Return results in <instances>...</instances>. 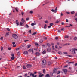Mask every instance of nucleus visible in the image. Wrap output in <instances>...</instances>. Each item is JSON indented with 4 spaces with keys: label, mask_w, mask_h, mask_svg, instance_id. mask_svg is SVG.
Returning <instances> with one entry per match:
<instances>
[{
    "label": "nucleus",
    "mask_w": 77,
    "mask_h": 77,
    "mask_svg": "<svg viewBox=\"0 0 77 77\" xmlns=\"http://www.w3.org/2000/svg\"><path fill=\"white\" fill-rule=\"evenodd\" d=\"M70 51L72 54H76V52H75V48H72L71 49Z\"/></svg>",
    "instance_id": "f257e3e1"
},
{
    "label": "nucleus",
    "mask_w": 77,
    "mask_h": 77,
    "mask_svg": "<svg viewBox=\"0 0 77 77\" xmlns=\"http://www.w3.org/2000/svg\"><path fill=\"white\" fill-rule=\"evenodd\" d=\"M42 63L43 65H45L46 64V60H43L42 62Z\"/></svg>",
    "instance_id": "f03ea898"
},
{
    "label": "nucleus",
    "mask_w": 77,
    "mask_h": 77,
    "mask_svg": "<svg viewBox=\"0 0 77 77\" xmlns=\"http://www.w3.org/2000/svg\"><path fill=\"white\" fill-rule=\"evenodd\" d=\"M12 37L14 38V39H17L18 38V36L16 34H14L12 35Z\"/></svg>",
    "instance_id": "7ed1b4c3"
},
{
    "label": "nucleus",
    "mask_w": 77,
    "mask_h": 77,
    "mask_svg": "<svg viewBox=\"0 0 77 77\" xmlns=\"http://www.w3.org/2000/svg\"><path fill=\"white\" fill-rule=\"evenodd\" d=\"M59 67H58V68L55 69V70H53V74H54V73H56V72H57V71H56V70L59 69Z\"/></svg>",
    "instance_id": "20e7f679"
},
{
    "label": "nucleus",
    "mask_w": 77,
    "mask_h": 77,
    "mask_svg": "<svg viewBox=\"0 0 77 77\" xmlns=\"http://www.w3.org/2000/svg\"><path fill=\"white\" fill-rule=\"evenodd\" d=\"M62 71L64 72L65 74H66V72H67V70L65 69H62Z\"/></svg>",
    "instance_id": "39448f33"
},
{
    "label": "nucleus",
    "mask_w": 77,
    "mask_h": 77,
    "mask_svg": "<svg viewBox=\"0 0 77 77\" xmlns=\"http://www.w3.org/2000/svg\"><path fill=\"white\" fill-rule=\"evenodd\" d=\"M27 68H31L32 65L31 64H28L26 65Z\"/></svg>",
    "instance_id": "423d86ee"
},
{
    "label": "nucleus",
    "mask_w": 77,
    "mask_h": 77,
    "mask_svg": "<svg viewBox=\"0 0 77 77\" xmlns=\"http://www.w3.org/2000/svg\"><path fill=\"white\" fill-rule=\"evenodd\" d=\"M30 76H31V75H32L33 77H37V75H35V76L34 75V74H33L32 73H31L30 74Z\"/></svg>",
    "instance_id": "0eeeda50"
},
{
    "label": "nucleus",
    "mask_w": 77,
    "mask_h": 77,
    "mask_svg": "<svg viewBox=\"0 0 77 77\" xmlns=\"http://www.w3.org/2000/svg\"><path fill=\"white\" fill-rule=\"evenodd\" d=\"M51 50V48H48L47 51L48 52H50Z\"/></svg>",
    "instance_id": "6e6552de"
},
{
    "label": "nucleus",
    "mask_w": 77,
    "mask_h": 77,
    "mask_svg": "<svg viewBox=\"0 0 77 77\" xmlns=\"http://www.w3.org/2000/svg\"><path fill=\"white\" fill-rule=\"evenodd\" d=\"M66 62H68L69 65H70V63H74V62H69V60H68V61H66Z\"/></svg>",
    "instance_id": "1a4fd4ad"
},
{
    "label": "nucleus",
    "mask_w": 77,
    "mask_h": 77,
    "mask_svg": "<svg viewBox=\"0 0 77 77\" xmlns=\"http://www.w3.org/2000/svg\"><path fill=\"white\" fill-rule=\"evenodd\" d=\"M35 54L37 56H39L40 55V54L39 52H36Z\"/></svg>",
    "instance_id": "9d476101"
},
{
    "label": "nucleus",
    "mask_w": 77,
    "mask_h": 77,
    "mask_svg": "<svg viewBox=\"0 0 77 77\" xmlns=\"http://www.w3.org/2000/svg\"><path fill=\"white\" fill-rule=\"evenodd\" d=\"M23 54H28V52L27 51H26L24 52Z\"/></svg>",
    "instance_id": "9b49d317"
},
{
    "label": "nucleus",
    "mask_w": 77,
    "mask_h": 77,
    "mask_svg": "<svg viewBox=\"0 0 77 77\" xmlns=\"http://www.w3.org/2000/svg\"><path fill=\"white\" fill-rule=\"evenodd\" d=\"M20 51H19L17 53V55L18 56H20Z\"/></svg>",
    "instance_id": "f8f14e48"
},
{
    "label": "nucleus",
    "mask_w": 77,
    "mask_h": 77,
    "mask_svg": "<svg viewBox=\"0 0 77 77\" xmlns=\"http://www.w3.org/2000/svg\"><path fill=\"white\" fill-rule=\"evenodd\" d=\"M21 20V21H22L23 23H24V22H25V20H24V18H22Z\"/></svg>",
    "instance_id": "ddd939ff"
},
{
    "label": "nucleus",
    "mask_w": 77,
    "mask_h": 77,
    "mask_svg": "<svg viewBox=\"0 0 77 77\" xmlns=\"http://www.w3.org/2000/svg\"><path fill=\"white\" fill-rule=\"evenodd\" d=\"M70 43H66L64 44V45H70Z\"/></svg>",
    "instance_id": "4468645a"
},
{
    "label": "nucleus",
    "mask_w": 77,
    "mask_h": 77,
    "mask_svg": "<svg viewBox=\"0 0 77 77\" xmlns=\"http://www.w3.org/2000/svg\"><path fill=\"white\" fill-rule=\"evenodd\" d=\"M34 25H36V23H32L31 24V25L32 26H34Z\"/></svg>",
    "instance_id": "2eb2a0df"
},
{
    "label": "nucleus",
    "mask_w": 77,
    "mask_h": 77,
    "mask_svg": "<svg viewBox=\"0 0 77 77\" xmlns=\"http://www.w3.org/2000/svg\"><path fill=\"white\" fill-rule=\"evenodd\" d=\"M16 24H17V26H19L20 25V23H19V22H16Z\"/></svg>",
    "instance_id": "dca6fc26"
},
{
    "label": "nucleus",
    "mask_w": 77,
    "mask_h": 77,
    "mask_svg": "<svg viewBox=\"0 0 77 77\" xmlns=\"http://www.w3.org/2000/svg\"><path fill=\"white\" fill-rule=\"evenodd\" d=\"M45 77H50V75H49V74H46L45 75Z\"/></svg>",
    "instance_id": "f3484780"
},
{
    "label": "nucleus",
    "mask_w": 77,
    "mask_h": 77,
    "mask_svg": "<svg viewBox=\"0 0 77 77\" xmlns=\"http://www.w3.org/2000/svg\"><path fill=\"white\" fill-rule=\"evenodd\" d=\"M44 29H47V25L46 24H45V26H44Z\"/></svg>",
    "instance_id": "a211bd4d"
},
{
    "label": "nucleus",
    "mask_w": 77,
    "mask_h": 77,
    "mask_svg": "<svg viewBox=\"0 0 77 77\" xmlns=\"http://www.w3.org/2000/svg\"><path fill=\"white\" fill-rule=\"evenodd\" d=\"M48 65H51V62H48Z\"/></svg>",
    "instance_id": "6ab92c4d"
},
{
    "label": "nucleus",
    "mask_w": 77,
    "mask_h": 77,
    "mask_svg": "<svg viewBox=\"0 0 77 77\" xmlns=\"http://www.w3.org/2000/svg\"><path fill=\"white\" fill-rule=\"evenodd\" d=\"M47 46L48 47H50L51 45L49 43H47Z\"/></svg>",
    "instance_id": "aec40b11"
},
{
    "label": "nucleus",
    "mask_w": 77,
    "mask_h": 77,
    "mask_svg": "<svg viewBox=\"0 0 77 77\" xmlns=\"http://www.w3.org/2000/svg\"><path fill=\"white\" fill-rule=\"evenodd\" d=\"M6 35L7 36H9V33L8 32H7L6 33Z\"/></svg>",
    "instance_id": "412c9836"
},
{
    "label": "nucleus",
    "mask_w": 77,
    "mask_h": 77,
    "mask_svg": "<svg viewBox=\"0 0 77 77\" xmlns=\"http://www.w3.org/2000/svg\"><path fill=\"white\" fill-rule=\"evenodd\" d=\"M28 51H33V49H31Z\"/></svg>",
    "instance_id": "4be33fe9"
},
{
    "label": "nucleus",
    "mask_w": 77,
    "mask_h": 77,
    "mask_svg": "<svg viewBox=\"0 0 77 77\" xmlns=\"http://www.w3.org/2000/svg\"><path fill=\"white\" fill-rule=\"evenodd\" d=\"M57 7H56L55 9V13L57 12Z\"/></svg>",
    "instance_id": "5701e85b"
},
{
    "label": "nucleus",
    "mask_w": 77,
    "mask_h": 77,
    "mask_svg": "<svg viewBox=\"0 0 77 77\" xmlns=\"http://www.w3.org/2000/svg\"><path fill=\"white\" fill-rule=\"evenodd\" d=\"M42 76H44V74H42V75H41V74H40L39 75V77H42Z\"/></svg>",
    "instance_id": "b1692460"
},
{
    "label": "nucleus",
    "mask_w": 77,
    "mask_h": 77,
    "mask_svg": "<svg viewBox=\"0 0 77 77\" xmlns=\"http://www.w3.org/2000/svg\"><path fill=\"white\" fill-rule=\"evenodd\" d=\"M77 38L76 37H75L74 38V40H75V41H76V40H77Z\"/></svg>",
    "instance_id": "393cba45"
},
{
    "label": "nucleus",
    "mask_w": 77,
    "mask_h": 77,
    "mask_svg": "<svg viewBox=\"0 0 77 77\" xmlns=\"http://www.w3.org/2000/svg\"><path fill=\"white\" fill-rule=\"evenodd\" d=\"M65 38H69V36L68 35H66L65 36Z\"/></svg>",
    "instance_id": "a878e982"
},
{
    "label": "nucleus",
    "mask_w": 77,
    "mask_h": 77,
    "mask_svg": "<svg viewBox=\"0 0 77 77\" xmlns=\"http://www.w3.org/2000/svg\"><path fill=\"white\" fill-rule=\"evenodd\" d=\"M51 11H52V12H54L55 13H56V12H55V11L54 10V9H52L51 10Z\"/></svg>",
    "instance_id": "bb28decb"
},
{
    "label": "nucleus",
    "mask_w": 77,
    "mask_h": 77,
    "mask_svg": "<svg viewBox=\"0 0 77 77\" xmlns=\"http://www.w3.org/2000/svg\"><path fill=\"white\" fill-rule=\"evenodd\" d=\"M63 53L65 54H68V53L67 52H63Z\"/></svg>",
    "instance_id": "cd10ccee"
},
{
    "label": "nucleus",
    "mask_w": 77,
    "mask_h": 77,
    "mask_svg": "<svg viewBox=\"0 0 77 77\" xmlns=\"http://www.w3.org/2000/svg\"><path fill=\"white\" fill-rule=\"evenodd\" d=\"M53 23H51L50 24V26H53Z\"/></svg>",
    "instance_id": "c85d7f7f"
},
{
    "label": "nucleus",
    "mask_w": 77,
    "mask_h": 77,
    "mask_svg": "<svg viewBox=\"0 0 77 77\" xmlns=\"http://www.w3.org/2000/svg\"><path fill=\"white\" fill-rule=\"evenodd\" d=\"M31 46V45H29L27 46V48H30V47Z\"/></svg>",
    "instance_id": "c756f323"
},
{
    "label": "nucleus",
    "mask_w": 77,
    "mask_h": 77,
    "mask_svg": "<svg viewBox=\"0 0 77 77\" xmlns=\"http://www.w3.org/2000/svg\"><path fill=\"white\" fill-rule=\"evenodd\" d=\"M45 53H46V51H45L44 50V51L43 52H42V53L43 54H45Z\"/></svg>",
    "instance_id": "7c9ffc66"
},
{
    "label": "nucleus",
    "mask_w": 77,
    "mask_h": 77,
    "mask_svg": "<svg viewBox=\"0 0 77 77\" xmlns=\"http://www.w3.org/2000/svg\"><path fill=\"white\" fill-rule=\"evenodd\" d=\"M26 27H27V28H29V25H27V24L26 25Z\"/></svg>",
    "instance_id": "2f4dec72"
},
{
    "label": "nucleus",
    "mask_w": 77,
    "mask_h": 77,
    "mask_svg": "<svg viewBox=\"0 0 77 77\" xmlns=\"http://www.w3.org/2000/svg\"><path fill=\"white\" fill-rule=\"evenodd\" d=\"M59 23V21L58 20H57L55 22V23L56 24L57 23Z\"/></svg>",
    "instance_id": "473e14b6"
},
{
    "label": "nucleus",
    "mask_w": 77,
    "mask_h": 77,
    "mask_svg": "<svg viewBox=\"0 0 77 77\" xmlns=\"http://www.w3.org/2000/svg\"><path fill=\"white\" fill-rule=\"evenodd\" d=\"M15 9L17 12H18V9L17 8H15Z\"/></svg>",
    "instance_id": "72a5a7b5"
},
{
    "label": "nucleus",
    "mask_w": 77,
    "mask_h": 77,
    "mask_svg": "<svg viewBox=\"0 0 77 77\" xmlns=\"http://www.w3.org/2000/svg\"><path fill=\"white\" fill-rule=\"evenodd\" d=\"M20 50V48H17L16 49V50Z\"/></svg>",
    "instance_id": "f704fd0d"
},
{
    "label": "nucleus",
    "mask_w": 77,
    "mask_h": 77,
    "mask_svg": "<svg viewBox=\"0 0 77 77\" xmlns=\"http://www.w3.org/2000/svg\"><path fill=\"white\" fill-rule=\"evenodd\" d=\"M43 39H45V40H46V39H47V37H44L43 38Z\"/></svg>",
    "instance_id": "c9c22d12"
},
{
    "label": "nucleus",
    "mask_w": 77,
    "mask_h": 77,
    "mask_svg": "<svg viewBox=\"0 0 77 77\" xmlns=\"http://www.w3.org/2000/svg\"><path fill=\"white\" fill-rule=\"evenodd\" d=\"M45 23H47V24H48V20H46L45 21Z\"/></svg>",
    "instance_id": "e433bc0d"
},
{
    "label": "nucleus",
    "mask_w": 77,
    "mask_h": 77,
    "mask_svg": "<svg viewBox=\"0 0 77 77\" xmlns=\"http://www.w3.org/2000/svg\"><path fill=\"white\" fill-rule=\"evenodd\" d=\"M8 49L9 50H11V49H12V48H11V47L8 48Z\"/></svg>",
    "instance_id": "4c0bfd02"
},
{
    "label": "nucleus",
    "mask_w": 77,
    "mask_h": 77,
    "mask_svg": "<svg viewBox=\"0 0 77 77\" xmlns=\"http://www.w3.org/2000/svg\"><path fill=\"white\" fill-rule=\"evenodd\" d=\"M7 30H8V31H10V29L9 28H7Z\"/></svg>",
    "instance_id": "58836bf2"
},
{
    "label": "nucleus",
    "mask_w": 77,
    "mask_h": 77,
    "mask_svg": "<svg viewBox=\"0 0 77 77\" xmlns=\"http://www.w3.org/2000/svg\"><path fill=\"white\" fill-rule=\"evenodd\" d=\"M75 13V12H74V11H71V14H74V13Z\"/></svg>",
    "instance_id": "ea45409f"
},
{
    "label": "nucleus",
    "mask_w": 77,
    "mask_h": 77,
    "mask_svg": "<svg viewBox=\"0 0 77 77\" xmlns=\"http://www.w3.org/2000/svg\"><path fill=\"white\" fill-rule=\"evenodd\" d=\"M11 60H14V57H12L11 58Z\"/></svg>",
    "instance_id": "a19ab883"
},
{
    "label": "nucleus",
    "mask_w": 77,
    "mask_h": 77,
    "mask_svg": "<svg viewBox=\"0 0 77 77\" xmlns=\"http://www.w3.org/2000/svg\"><path fill=\"white\" fill-rule=\"evenodd\" d=\"M58 53L60 54H62V52L61 51H59L58 52Z\"/></svg>",
    "instance_id": "79ce46f5"
},
{
    "label": "nucleus",
    "mask_w": 77,
    "mask_h": 77,
    "mask_svg": "<svg viewBox=\"0 0 77 77\" xmlns=\"http://www.w3.org/2000/svg\"><path fill=\"white\" fill-rule=\"evenodd\" d=\"M37 33V32H34L32 34V35H36Z\"/></svg>",
    "instance_id": "37998d69"
},
{
    "label": "nucleus",
    "mask_w": 77,
    "mask_h": 77,
    "mask_svg": "<svg viewBox=\"0 0 77 77\" xmlns=\"http://www.w3.org/2000/svg\"><path fill=\"white\" fill-rule=\"evenodd\" d=\"M33 11H30V12H29V13H30V14H33Z\"/></svg>",
    "instance_id": "c03bdc74"
},
{
    "label": "nucleus",
    "mask_w": 77,
    "mask_h": 77,
    "mask_svg": "<svg viewBox=\"0 0 77 77\" xmlns=\"http://www.w3.org/2000/svg\"><path fill=\"white\" fill-rule=\"evenodd\" d=\"M69 27H73V26H72V25L71 24H70Z\"/></svg>",
    "instance_id": "a18cd8bd"
},
{
    "label": "nucleus",
    "mask_w": 77,
    "mask_h": 77,
    "mask_svg": "<svg viewBox=\"0 0 77 77\" xmlns=\"http://www.w3.org/2000/svg\"><path fill=\"white\" fill-rule=\"evenodd\" d=\"M28 20H29V18H26V20L28 21Z\"/></svg>",
    "instance_id": "49530a36"
},
{
    "label": "nucleus",
    "mask_w": 77,
    "mask_h": 77,
    "mask_svg": "<svg viewBox=\"0 0 77 77\" xmlns=\"http://www.w3.org/2000/svg\"><path fill=\"white\" fill-rule=\"evenodd\" d=\"M23 68L24 69H26V67H25V66H23Z\"/></svg>",
    "instance_id": "de8ad7c7"
},
{
    "label": "nucleus",
    "mask_w": 77,
    "mask_h": 77,
    "mask_svg": "<svg viewBox=\"0 0 77 77\" xmlns=\"http://www.w3.org/2000/svg\"><path fill=\"white\" fill-rule=\"evenodd\" d=\"M45 70L44 69L43 70V73H45Z\"/></svg>",
    "instance_id": "09e8293b"
},
{
    "label": "nucleus",
    "mask_w": 77,
    "mask_h": 77,
    "mask_svg": "<svg viewBox=\"0 0 77 77\" xmlns=\"http://www.w3.org/2000/svg\"><path fill=\"white\" fill-rule=\"evenodd\" d=\"M67 56H68L69 57H72V55H68Z\"/></svg>",
    "instance_id": "8fccbe9b"
},
{
    "label": "nucleus",
    "mask_w": 77,
    "mask_h": 77,
    "mask_svg": "<svg viewBox=\"0 0 77 77\" xmlns=\"http://www.w3.org/2000/svg\"><path fill=\"white\" fill-rule=\"evenodd\" d=\"M25 77H27V74L26 73L25 75H24Z\"/></svg>",
    "instance_id": "3c124183"
},
{
    "label": "nucleus",
    "mask_w": 77,
    "mask_h": 77,
    "mask_svg": "<svg viewBox=\"0 0 77 77\" xmlns=\"http://www.w3.org/2000/svg\"><path fill=\"white\" fill-rule=\"evenodd\" d=\"M55 39L56 40H57V39H58V37H56Z\"/></svg>",
    "instance_id": "603ef678"
},
{
    "label": "nucleus",
    "mask_w": 77,
    "mask_h": 77,
    "mask_svg": "<svg viewBox=\"0 0 77 77\" xmlns=\"http://www.w3.org/2000/svg\"><path fill=\"white\" fill-rule=\"evenodd\" d=\"M1 51H2V50H3V47L2 46H1Z\"/></svg>",
    "instance_id": "864d4df0"
},
{
    "label": "nucleus",
    "mask_w": 77,
    "mask_h": 77,
    "mask_svg": "<svg viewBox=\"0 0 77 77\" xmlns=\"http://www.w3.org/2000/svg\"><path fill=\"white\" fill-rule=\"evenodd\" d=\"M64 28H62V29H61L62 31H64Z\"/></svg>",
    "instance_id": "5fc2aeb1"
},
{
    "label": "nucleus",
    "mask_w": 77,
    "mask_h": 77,
    "mask_svg": "<svg viewBox=\"0 0 77 77\" xmlns=\"http://www.w3.org/2000/svg\"><path fill=\"white\" fill-rule=\"evenodd\" d=\"M68 65H66V66H65L64 67V68H65L66 67H68Z\"/></svg>",
    "instance_id": "6e6d98bb"
},
{
    "label": "nucleus",
    "mask_w": 77,
    "mask_h": 77,
    "mask_svg": "<svg viewBox=\"0 0 77 77\" xmlns=\"http://www.w3.org/2000/svg\"><path fill=\"white\" fill-rule=\"evenodd\" d=\"M61 24L62 25H64L65 24V23H64V22H62L61 23Z\"/></svg>",
    "instance_id": "4d7b16f0"
},
{
    "label": "nucleus",
    "mask_w": 77,
    "mask_h": 77,
    "mask_svg": "<svg viewBox=\"0 0 77 77\" xmlns=\"http://www.w3.org/2000/svg\"><path fill=\"white\" fill-rule=\"evenodd\" d=\"M29 33H31L32 32H31V30H30L29 31H28Z\"/></svg>",
    "instance_id": "13d9d810"
},
{
    "label": "nucleus",
    "mask_w": 77,
    "mask_h": 77,
    "mask_svg": "<svg viewBox=\"0 0 77 77\" xmlns=\"http://www.w3.org/2000/svg\"><path fill=\"white\" fill-rule=\"evenodd\" d=\"M20 25L21 26V25H22L23 24V23L22 22H20Z\"/></svg>",
    "instance_id": "bf43d9fd"
},
{
    "label": "nucleus",
    "mask_w": 77,
    "mask_h": 77,
    "mask_svg": "<svg viewBox=\"0 0 77 77\" xmlns=\"http://www.w3.org/2000/svg\"><path fill=\"white\" fill-rule=\"evenodd\" d=\"M11 56H12V57H14V54H11Z\"/></svg>",
    "instance_id": "052dcab7"
},
{
    "label": "nucleus",
    "mask_w": 77,
    "mask_h": 77,
    "mask_svg": "<svg viewBox=\"0 0 77 77\" xmlns=\"http://www.w3.org/2000/svg\"><path fill=\"white\" fill-rule=\"evenodd\" d=\"M37 72H35L34 73V74H36Z\"/></svg>",
    "instance_id": "680f3d73"
},
{
    "label": "nucleus",
    "mask_w": 77,
    "mask_h": 77,
    "mask_svg": "<svg viewBox=\"0 0 77 77\" xmlns=\"http://www.w3.org/2000/svg\"><path fill=\"white\" fill-rule=\"evenodd\" d=\"M75 21L76 22H77V18H75Z\"/></svg>",
    "instance_id": "e2e57ef3"
},
{
    "label": "nucleus",
    "mask_w": 77,
    "mask_h": 77,
    "mask_svg": "<svg viewBox=\"0 0 77 77\" xmlns=\"http://www.w3.org/2000/svg\"><path fill=\"white\" fill-rule=\"evenodd\" d=\"M21 14H22V15L23 16V15H24V13L23 12H22L21 13Z\"/></svg>",
    "instance_id": "0e129e2a"
},
{
    "label": "nucleus",
    "mask_w": 77,
    "mask_h": 77,
    "mask_svg": "<svg viewBox=\"0 0 77 77\" xmlns=\"http://www.w3.org/2000/svg\"><path fill=\"white\" fill-rule=\"evenodd\" d=\"M40 42H41V43H42V42H43V41L42 40H41L40 41Z\"/></svg>",
    "instance_id": "69168bd1"
},
{
    "label": "nucleus",
    "mask_w": 77,
    "mask_h": 77,
    "mask_svg": "<svg viewBox=\"0 0 77 77\" xmlns=\"http://www.w3.org/2000/svg\"><path fill=\"white\" fill-rule=\"evenodd\" d=\"M63 16V14L62 13H61V17H62Z\"/></svg>",
    "instance_id": "338daca9"
},
{
    "label": "nucleus",
    "mask_w": 77,
    "mask_h": 77,
    "mask_svg": "<svg viewBox=\"0 0 77 77\" xmlns=\"http://www.w3.org/2000/svg\"><path fill=\"white\" fill-rule=\"evenodd\" d=\"M3 36H2L0 39L2 40H3Z\"/></svg>",
    "instance_id": "774afa93"
}]
</instances>
